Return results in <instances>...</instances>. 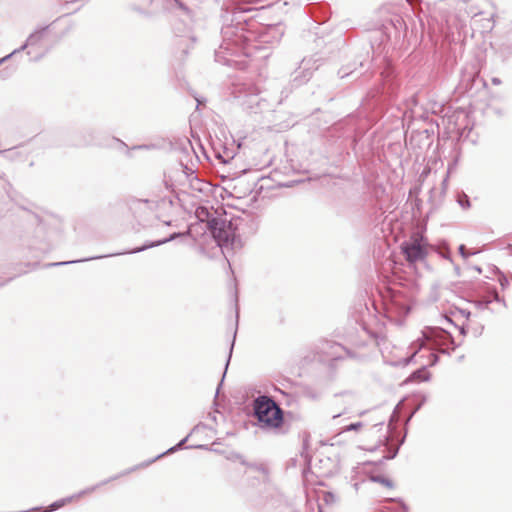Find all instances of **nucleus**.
<instances>
[{
  "mask_svg": "<svg viewBox=\"0 0 512 512\" xmlns=\"http://www.w3.org/2000/svg\"><path fill=\"white\" fill-rule=\"evenodd\" d=\"M5 191L12 202H14L20 209L24 211V217L31 226H34L33 238L35 242L31 248L39 250L42 253L49 252L52 249L50 240L54 235H58L62 229L60 218L52 214H42L31 212L25 205L22 199L16 193L12 185L7 183Z\"/></svg>",
  "mask_w": 512,
  "mask_h": 512,
  "instance_id": "f257e3e1",
  "label": "nucleus"
},
{
  "mask_svg": "<svg viewBox=\"0 0 512 512\" xmlns=\"http://www.w3.org/2000/svg\"><path fill=\"white\" fill-rule=\"evenodd\" d=\"M383 86L382 90L370 91L361 104L359 114L364 116L368 123H376L384 114L386 101L396 92L398 84L394 69L387 65L381 73Z\"/></svg>",
  "mask_w": 512,
  "mask_h": 512,
  "instance_id": "f03ea898",
  "label": "nucleus"
},
{
  "mask_svg": "<svg viewBox=\"0 0 512 512\" xmlns=\"http://www.w3.org/2000/svg\"><path fill=\"white\" fill-rule=\"evenodd\" d=\"M197 215L201 221H204L202 215L207 218L206 227L212 235L217 245L222 249H234L239 242L236 236V225L232 221L211 216L208 209L201 207L197 210Z\"/></svg>",
  "mask_w": 512,
  "mask_h": 512,
  "instance_id": "7ed1b4c3",
  "label": "nucleus"
},
{
  "mask_svg": "<svg viewBox=\"0 0 512 512\" xmlns=\"http://www.w3.org/2000/svg\"><path fill=\"white\" fill-rule=\"evenodd\" d=\"M254 416L262 429H278L284 423V412L268 395H260L253 401Z\"/></svg>",
  "mask_w": 512,
  "mask_h": 512,
  "instance_id": "20e7f679",
  "label": "nucleus"
},
{
  "mask_svg": "<svg viewBox=\"0 0 512 512\" xmlns=\"http://www.w3.org/2000/svg\"><path fill=\"white\" fill-rule=\"evenodd\" d=\"M234 93L238 103L249 112L261 113L270 108L268 101L260 96V92L254 86L243 85Z\"/></svg>",
  "mask_w": 512,
  "mask_h": 512,
  "instance_id": "39448f33",
  "label": "nucleus"
},
{
  "mask_svg": "<svg viewBox=\"0 0 512 512\" xmlns=\"http://www.w3.org/2000/svg\"><path fill=\"white\" fill-rule=\"evenodd\" d=\"M183 235H184L183 233L174 232V233L170 234L166 238H163V239H160V240H156V241H147L142 246L133 248V249L125 251V252H118V253H111V254H107V255L93 256V257H88V258L79 259V260L49 263V264H47V267L64 266V265H69V264H74V263H79V262H86V261L101 259V258H105V257L118 256V255H123V254H136V253L143 252V251H145L147 249L158 247L160 245H163V244H166L168 242H171V241L175 240L176 238H179V237H181Z\"/></svg>",
  "mask_w": 512,
  "mask_h": 512,
  "instance_id": "423d86ee",
  "label": "nucleus"
},
{
  "mask_svg": "<svg viewBox=\"0 0 512 512\" xmlns=\"http://www.w3.org/2000/svg\"><path fill=\"white\" fill-rule=\"evenodd\" d=\"M401 251L410 263L421 261L427 256V243L422 236H412L401 244Z\"/></svg>",
  "mask_w": 512,
  "mask_h": 512,
  "instance_id": "0eeeda50",
  "label": "nucleus"
},
{
  "mask_svg": "<svg viewBox=\"0 0 512 512\" xmlns=\"http://www.w3.org/2000/svg\"><path fill=\"white\" fill-rule=\"evenodd\" d=\"M125 205L139 225H144L153 214L154 203L148 199L129 198Z\"/></svg>",
  "mask_w": 512,
  "mask_h": 512,
  "instance_id": "6e6552de",
  "label": "nucleus"
},
{
  "mask_svg": "<svg viewBox=\"0 0 512 512\" xmlns=\"http://www.w3.org/2000/svg\"><path fill=\"white\" fill-rule=\"evenodd\" d=\"M321 58L316 54L309 58H303L299 67L292 73V82L300 86L308 82L315 70L320 66Z\"/></svg>",
  "mask_w": 512,
  "mask_h": 512,
  "instance_id": "1a4fd4ad",
  "label": "nucleus"
},
{
  "mask_svg": "<svg viewBox=\"0 0 512 512\" xmlns=\"http://www.w3.org/2000/svg\"><path fill=\"white\" fill-rule=\"evenodd\" d=\"M48 28L49 26H45L31 33L23 45H21L19 48L13 50L10 54L0 59V65H2L4 62H6L8 59L16 55L17 53L24 51L28 46L37 45L43 39L45 32L48 30Z\"/></svg>",
  "mask_w": 512,
  "mask_h": 512,
  "instance_id": "9d476101",
  "label": "nucleus"
},
{
  "mask_svg": "<svg viewBox=\"0 0 512 512\" xmlns=\"http://www.w3.org/2000/svg\"><path fill=\"white\" fill-rule=\"evenodd\" d=\"M431 337L434 339L436 343H439L440 345L447 347V349H442V353L450 355V351L448 349H451L453 351L456 348L454 338L448 331L444 329L433 328Z\"/></svg>",
  "mask_w": 512,
  "mask_h": 512,
  "instance_id": "9b49d317",
  "label": "nucleus"
},
{
  "mask_svg": "<svg viewBox=\"0 0 512 512\" xmlns=\"http://www.w3.org/2000/svg\"><path fill=\"white\" fill-rule=\"evenodd\" d=\"M0 155L11 162L24 161L27 159L29 152L23 149V145H20L8 149H0Z\"/></svg>",
  "mask_w": 512,
  "mask_h": 512,
  "instance_id": "f8f14e48",
  "label": "nucleus"
},
{
  "mask_svg": "<svg viewBox=\"0 0 512 512\" xmlns=\"http://www.w3.org/2000/svg\"><path fill=\"white\" fill-rule=\"evenodd\" d=\"M138 467H139V466H134V467H132V468H130V469H127V470H125V471L121 472L120 474H117V475H114V476H112V477H110V478H108V479H105V480H103V481H101V482L97 483L96 485L90 486V487H88V488H85V489H83V490L79 491L78 493L74 494L75 499H78V498H80V497H83V496H85V495H87V494H90V493H92V492L96 491V489H98L99 487H101V486H103V485H106V484H107V483H109L110 481L116 480V479H118V478H119V477H121V476L127 475V474H129V473H131V472L135 471Z\"/></svg>",
  "mask_w": 512,
  "mask_h": 512,
  "instance_id": "ddd939ff",
  "label": "nucleus"
},
{
  "mask_svg": "<svg viewBox=\"0 0 512 512\" xmlns=\"http://www.w3.org/2000/svg\"><path fill=\"white\" fill-rule=\"evenodd\" d=\"M192 175H197L196 171L188 165L180 164V169L175 171V180L179 185L186 187V181L191 179Z\"/></svg>",
  "mask_w": 512,
  "mask_h": 512,
  "instance_id": "4468645a",
  "label": "nucleus"
},
{
  "mask_svg": "<svg viewBox=\"0 0 512 512\" xmlns=\"http://www.w3.org/2000/svg\"><path fill=\"white\" fill-rule=\"evenodd\" d=\"M417 99L416 95H413L410 100L407 102V106L410 108V111H406L404 113V118H410L412 121L416 119H422L426 120L428 118V115H426L424 112H418L416 109L417 106Z\"/></svg>",
  "mask_w": 512,
  "mask_h": 512,
  "instance_id": "2eb2a0df",
  "label": "nucleus"
},
{
  "mask_svg": "<svg viewBox=\"0 0 512 512\" xmlns=\"http://www.w3.org/2000/svg\"><path fill=\"white\" fill-rule=\"evenodd\" d=\"M494 301L502 302L505 305V301L500 298L499 294L497 293V291L495 289L491 292V294L489 296H486V297H483L480 299H476V300L472 301V303H474V305L478 309L484 310V309H487L489 307V305Z\"/></svg>",
  "mask_w": 512,
  "mask_h": 512,
  "instance_id": "dca6fc26",
  "label": "nucleus"
},
{
  "mask_svg": "<svg viewBox=\"0 0 512 512\" xmlns=\"http://www.w3.org/2000/svg\"><path fill=\"white\" fill-rule=\"evenodd\" d=\"M322 352L327 354L332 359L340 358L339 350H344V347L338 343L326 342L322 347Z\"/></svg>",
  "mask_w": 512,
  "mask_h": 512,
  "instance_id": "f3484780",
  "label": "nucleus"
},
{
  "mask_svg": "<svg viewBox=\"0 0 512 512\" xmlns=\"http://www.w3.org/2000/svg\"><path fill=\"white\" fill-rule=\"evenodd\" d=\"M430 377L431 374L427 370L426 366H422L419 369L413 371L407 380L411 382H423L428 381Z\"/></svg>",
  "mask_w": 512,
  "mask_h": 512,
  "instance_id": "a211bd4d",
  "label": "nucleus"
},
{
  "mask_svg": "<svg viewBox=\"0 0 512 512\" xmlns=\"http://www.w3.org/2000/svg\"><path fill=\"white\" fill-rule=\"evenodd\" d=\"M186 186L192 191L203 193L206 190L207 183L201 180L198 175H192L191 179L186 181Z\"/></svg>",
  "mask_w": 512,
  "mask_h": 512,
  "instance_id": "6ab92c4d",
  "label": "nucleus"
},
{
  "mask_svg": "<svg viewBox=\"0 0 512 512\" xmlns=\"http://www.w3.org/2000/svg\"><path fill=\"white\" fill-rule=\"evenodd\" d=\"M189 436H190V434H189V435H187L185 438H183V439H182L180 442H178L175 446H173V447L169 448L167 451H165V452H163V453H161V454L157 455V456H156L155 458H153L152 460H150V461H148V462H146V463H144V464H141L140 466H142V467H146V466H148L149 464H151V463H153V462L157 461L158 459L162 458L163 456L168 455V454H171V453H174V452L178 451L179 449H182V448L184 447L185 443L187 442V440H188Z\"/></svg>",
  "mask_w": 512,
  "mask_h": 512,
  "instance_id": "aec40b11",
  "label": "nucleus"
},
{
  "mask_svg": "<svg viewBox=\"0 0 512 512\" xmlns=\"http://www.w3.org/2000/svg\"><path fill=\"white\" fill-rule=\"evenodd\" d=\"M171 6L177 8L187 20H192L193 12L182 0H171Z\"/></svg>",
  "mask_w": 512,
  "mask_h": 512,
  "instance_id": "412c9836",
  "label": "nucleus"
},
{
  "mask_svg": "<svg viewBox=\"0 0 512 512\" xmlns=\"http://www.w3.org/2000/svg\"><path fill=\"white\" fill-rule=\"evenodd\" d=\"M280 502H281V498L278 495H271L269 502L264 503V504L256 503L255 506L258 508L264 509L267 512H271L272 510L279 507Z\"/></svg>",
  "mask_w": 512,
  "mask_h": 512,
  "instance_id": "4be33fe9",
  "label": "nucleus"
},
{
  "mask_svg": "<svg viewBox=\"0 0 512 512\" xmlns=\"http://www.w3.org/2000/svg\"><path fill=\"white\" fill-rule=\"evenodd\" d=\"M387 311L392 310L394 307L397 312L401 315H407L410 312V308L405 304H398L396 299H391L389 302L385 303Z\"/></svg>",
  "mask_w": 512,
  "mask_h": 512,
  "instance_id": "5701e85b",
  "label": "nucleus"
},
{
  "mask_svg": "<svg viewBox=\"0 0 512 512\" xmlns=\"http://www.w3.org/2000/svg\"><path fill=\"white\" fill-rule=\"evenodd\" d=\"M75 499V496L72 495V496H69V497H65V498H62V499H59L57 501H54L53 503H51L48 507V509H45V510H42L41 512H52V511H56L58 510L59 508L65 506L67 503H70L72 502L73 500Z\"/></svg>",
  "mask_w": 512,
  "mask_h": 512,
  "instance_id": "b1692460",
  "label": "nucleus"
},
{
  "mask_svg": "<svg viewBox=\"0 0 512 512\" xmlns=\"http://www.w3.org/2000/svg\"><path fill=\"white\" fill-rule=\"evenodd\" d=\"M390 502H396L397 506L395 508H386L385 512H408V506L403 502L400 498H390L388 499Z\"/></svg>",
  "mask_w": 512,
  "mask_h": 512,
  "instance_id": "393cba45",
  "label": "nucleus"
},
{
  "mask_svg": "<svg viewBox=\"0 0 512 512\" xmlns=\"http://www.w3.org/2000/svg\"><path fill=\"white\" fill-rule=\"evenodd\" d=\"M236 334H237V329L235 330L234 335H233V340H232V343L230 345L229 354H228V358H227V361H226L225 371H224L222 379H224V377H225V374H226V371H227V368H228V365H229V362H230V359H231V356H232V352H233V348H234V344H235ZM222 382H223V380H221V382L219 383V385H218V387L216 389V395H215L216 397L219 394L220 388L222 386Z\"/></svg>",
  "mask_w": 512,
  "mask_h": 512,
  "instance_id": "a878e982",
  "label": "nucleus"
},
{
  "mask_svg": "<svg viewBox=\"0 0 512 512\" xmlns=\"http://www.w3.org/2000/svg\"><path fill=\"white\" fill-rule=\"evenodd\" d=\"M457 203L459 206L463 209H469L471 206L470 198L465 193H458L457 194Z\"/></svg>",
  "mask_w": 512,
  "mask_h": 512,
  "instance_id": "bb28decb",
  "label": "nucleus"
},
{
  "mask_svg": "<svg viewBox=\"0 0 512 512\" xmlns=\"http://www.w3.org/2000/svg\"><path fill=\"white\" fill-rule=\"evenodd\" d=\"M371 481L375 482V483H380L388 488H393L394 487V484L393 482L387 478V477H384L382 475H375V476H372L371 477Z\"/></svg>",
  "mask_w": 512,
  "mask_h": 512,
  "instance_id": "cd10ccee",
  "label": "nucleus"
},
{
  "mask_svg": "<svg viewBox=\"0 0 512 512\" xmlns=\"http://www.w3.org/2000/svg\"><path fill=\"white\" fill-rule=\"evenodd\" d=\"M403 442H404V439H402V440L400 441V443H399L396 447H394V448H390V449H389V453H388L384 458H385L386 460L394 459V458L397 456V454H398V452H399V447H400V445H402V443H403Z\"/></svg>",
  "mask_w": 512,
  "mask_h": 512,
  "instance_id": "c85d7f7f",
  "label": "nucleus"
},
{
  "mask_svg": "<svg viewBox=\"0 0 512 512\" xmlns=\"http://www.w3.org/2000/svg\"><path fill=\"white\" fill-rule=\"evenodd\" d=\"M363 426L362 422H354L344 427V431H358Z\"/></svg>",
  "mask_w": 512,
  "mask_h": 512,
  "instance_id": "c756f323",
  "label": "nucleus"
},
{
  "mask_svg": "<svg viewBox=\"0 0 512 512\" xmlns=\"http://www.w3.org/2000/svg\"><path fill=\"white\" fill-rule=\"evenodd\" d=\"M459 253H460V255H461L464 259L468 258L470 255H472V254H473V253H467V252H466V247H465V245H463V244H461V245L459 246Z\"/></svg>",
  "mask_w": 512,
  "mask_h": 512,
  "instance_id": "7c9ffc66",
  "label": "nucleus"
},
{
  "mask_svg": "<svg viewBox=\"0 0 512 512\" xmlns=\"http://www.w3.org/2000/svg\"><path fill=\"white\" fill-rule=\"evenodd\" d=\"M353 72H354V70L348 71L347 69L342 68L338 71V75L340 78H344V77L349 76Z\"/></svg>",
  "mask_w": 512,
  "mask_h": 512,
  "instance_id": "2f4dec72",
  "label": "nucleus"
},
{
  "mask_svg": "<svg viewBox=\"0 0 512 512\" xmlns=\"http://www.w3.org/2000/svg\"><path fill=\"white\" fill-rule=\"evenodd\" d=\"M499 283L500 285L505 288L507 285H508V279L504 276H502L500 279H499Z\"/></svg>",
  "mask_w": 512,
  "mask_h": 512,
  "instance_id": "473e14b6",
  "label": "nucleus"
},
{
  "mask_svg": "<svg viewBox=\"0 0 512 512\" xmlns=\"http://www.w3.org/2000/svg\"><path fill=\"white\" fill-rule=\"evenodd\" d=\"M459 312H460V314H461L462 316H464L466 319H468V318L470 317V315H471V312H470V311H468V310H466V309H460V310H459Z\"/></svg>",
  "mask_w": 512,
  "mask_h": 512,
  "instance_id": "72a5a7b5",
  "label": "nucleus"
},
{
  "mask_svg": "<svg viewBox=\"0 0 512 512\" xmlns=\"http://www.w3.org/2000/svg\"><path fill=\"white\" fill-rule=\"evenodd\" d=\"M421 398H422V399H421L420 403L417 405V407H416V409H415V411H414V412L418 411V410L421 408V406H422V405L426 402V400H427V398H426V396H425V395H421Z\"/></svg>",
  "mask_w": 512,
  "mask_h": 512,
  "instance_id": "f704fd0d",
  "label": "nucleus"
},
{
  "mask_svg": "<svg viewBox=\"0 0 512 512\" xmlns=\"http://www.w3.org/2000/svg\"><path fill=\"white\" fill-rule=\"evenodd\" d=\"M333 498H334L333 493H331V492L325 493V501H326V503H329Z\"/></svg>",
  "mask_w": 512,
  "mask_h": 512,
  "instance_id": "c9c22d12",
  "label": "nucleus"
},
{
  "mask_svg": "<svg viewBox=\"0 0 512 512\" xmlns=\"http://www.w3.org/2000/svg\"><path fill=\"white\" fill-rule=\"evenodd\" d=\"M431 355H432L431 365H435L438 362L439 357L435 354H431Z\"/></svg>",
  "mask_w": 512,
  "mask_h": 512,
  "instance_id": "e433bc0d",
  "label": "nucleus"
},
{
  "mask_svg": "<svg viewBox=\"0 0 512 512\" xmlns=\"http://www.w3.org/2000/svg\"><path fill=\"white\" fill-rule=\"evenodd\" d=\"M185 41H186L185 39L181 40V45H182V46H184V48H183L182 52H183L184 54H187V53H188V50H187V45L184 43Z\"/></svg>",
  "mask_w": 512,
  "mask_h": 512,
  "instance_id": "4c0bfd02",
  "label": "nucleus"
},
{
  "mask_svg": "<svg viewBox=\"0 0 512 512\" xmlns=\"http://www.w3.org/2000/svg\"><path fill=\"white\" fill-rule=\"evenodd\" d=\"M492 83L494 85H499L501 83V80L499 78H492Z\"/></svg>",
  "mask_w": 512,
  "mask_h": 512,
  "instance_id": "58836bf2",
  "label": "nucleus"
},
{
  "mask_svg": "<svg viewBox=\"0 0 512 512\" xmlns=\"http://www.w3.org/2000/svg\"><path fill=\"white\" fill-rule=\"evenodd\" d=\"M459 331H460V333H461L462 335H466V329H465V327H464V326H461V327L459 328Z\"/></svg>",
  "mask_w": 512,
  "mask_h": 512,
  "instance_id": "ea45409f",
  "label": "nucleus"
},
{
  "mask_svg": "<svg viewBox=\"0 0 512 512\" xmlns=\"http://www.w3.org/2000/svg\"><path fill=\"white\" fill-rule=\"evenodd\" d=\"M138 149H148L149 146L148 145H139L137 146Z\"/></svg>",
  "mask_w": 512,
  "mask_h": 512,
  "instance_id": "a19ab883",
  "label": "nucleus"
},
{
  "mask_svg": "<svg viewBox=\"0 0 512 512\" xmlns=\"http://www.w3.org/2000/svg\"><path fill=\"white\" fill-rule=\"evenodd\" d=\"M196 101H197V106H199L205 102V100H200L198 98H196Z\"/></svg>",
  "mask_w": 512,
  "mask_h": 512,
  "instance_id": "79ce46f5",
  "label": "nucleus"
},
{
  "mask_svg": "<svg viewBox=\"0 0 512 512\" xmlns=\"http://www.w3.org/2000/svg\"><path fill=\"white\" fill-rule=\"evenodd\" d=\"M344 413H345V412H340V413H338V414H335V415H333V418L335 419V418H337V417L341 416V415H342V414H344Z\"/></svg>",
  "mask_w": 512,
  "mask_h": 512,
  "instance_id": "37998d69",
  "label": "nucleus"
},
{
  "mask_svg": "<svg viewBox=\"0 0 512 512\" xmlns=\"http://www.w3.org/2000/svg\"><path fill=\"white\" fill-rule=\"evenodd\" d=\"M194 446H191V448H193ZM196 448H200V449H203V448H206L205 445H198V446H195Z\"/></svg>",
  "mask_w": 512,
  "mask_h": 512,
  "instance_id": "c03bdc74",
  "label": "nucleus"
},
{
  "mask_svg": "<svg viewBox=\"0 0 512 512\" xmlns=\"http://www.w3.org/2000/svg\"><path fill=\"white\" fill-rule=\"evenodd\" d=\"M5 177V173L0 171V179H3Z\"/></svg>",
  "mask_w": 512,
  "mask_h": 512,
  "instance_id": "a18cd8bd",
  "label": "nucleus"
},
{
  "mask_svg": "<svg viewBox=\"0 0 512 512\" xmlns=\"http://www.w3.org/2000/svg\"><path fill=\"white\" fill-rule=\"evenodd\" d=\"M238 318H239V312H238V310H236V323H238Z\"/></svg>",
  "mask_w": 512,
  "mask_h": 512,
  "instance_id": "49530a36",
  "label": "nucleus"
},
{
  "mask_svg": "<svg viewBox=\"0 0 512 512\" xmlns=\"http://www.w3.org/2000/svg\"><path fill=\"white\" fill-rule=\"evenodd\" d=\"M34 510H42V508L41 507H36V508H34Z\"/></svg>",
  "mask_w": 512,
  "mask_h": 512,
  "instance_id": "de8ad7c7",
  "label": "nucleus"
},
{
  "mask_svg": "<svg viewBox=\"0 0 512 512\" xmlns=\"http://www.w3.org/2000/svg\"><path fill=\"white\" fill-rule=\"evenodd\" d=\"M266 499H267V501L265 503L269 502V500H270L269 496H266Z\"/></svg>",
  "mask_w": 512,
  "mask_h": 512,
  "instance_id": "09e8293b",
  "label": "nucleus"
}]
</instances>
